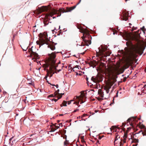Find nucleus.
<instances>
[{
  "label": "nucleus",
  "mask_w": 146,
  "mask_h": 146,
  "mask_svg": "<svg viewBox=\"0 0 146 146\" xmlns=\"http://www.w3.org/2000/svg\"><path fill=\"white\" fill-rule=\"evenodd\" d=\"M113 74H115L116 75H118L120 74V73L118 69L116 68L114 69V71L113 72Z\"/></svg>",
  "instance_id": "a211bd4d"
},
{
  "label": "nucleus",
  "mask_w": 146,
  "mask_h": 146,
  "mask_svg": "<svg viewBox=\"0 0 146 146\" xmlns=\"http://www.w3.org/2000/svg\"><path fill=\"white\" fill-rule=\"evenodd\" d=\"M113 35H115L116 33V31H114V30H113Z\"/></svg>",
  "instance_id": "58836bf2"
},
{
  "label": "nucleus",
  "mask_w": 146,
  "mask_h": 146,
  "mask_svg": "<svg viewBox=\"0 0 146 146\" xmlns=\"http://www.w3.org/2000/svg\"><path fill=\"white\" fill-rule=\"evenodd\" d=\"M56 129H55L54 128L52 127V128H51V130L50 131V132H54L55 130H56Z\"/></svg>",
  "instance_id": "c756f323"
},
{
  "label": "nucleus",
  "mask_w": 146,
  "mask_h": 146,
  "mask_svg": "<svg viewBox=\"0 0 146 146\" xmlns=\"http://www.w3.org/2000/svg\"><path fill=\"white\" fill-rule=\"evenodd\" d=\"M99 69L100 70H102L103 68L104 69H106V64L100 62L99 64Z\"/></svg>",
  "instance_id": "2eb2a0df"
},
{
  "label": "nucleus",
  "mask_w": 146,
  "mask_h": 146,
  "mask_svg": "<svg viewBox=\"0 0 146 146\" xmlns=\"http://www.w3.org/2000/svg\"><path fill=\"white\" fill-rule=\"evenodd\" d=\"M54 98L52 99L51 100L52 101H54Z\"/></svg>",
  "instance_id": "13d9d810"
},
{
  "label": "nucleus",
  "mask_w": 146,
  "mask_h": 146,
  "mask_svg": "<svg viewBox=\"0 0 146 146\" xmlns=\"http://www.w3.org/2000/svg\"><path fill=\"white\" fill-rule=\"evenodd\" d=\"M59 94V93H57V92L56 91L55 92L54 94V95L55 96L57 95H58Z\"/></svg>",
  "instance_id": "2f4dec72"
},
{
  "label": "nucleus",
  "mask_w": 146,
  "mask_h": 146,
  "mask_svg": "<svg viewBox=\"0 0 146 146\" xmlns=\"http://www.w3.org/2000/svg\"><path fill=\"white\" fill-rule=\"evenodd\" d=\"M60 121L59 120H58L57 121V122L58 123Z\"/></svg>",
  "instance_id": "0e129e2a"
},
{
  "label": "nucleus",
  "mask_w": 146,
  "mask_h": 146,
  "mask_svg": "<svg viewBox=\"0 0 146 146\" xmlns=\"http://www.w3.org/2000/svg\"><path fill=\"white\" fill-rule=\"evenodd\" d=\"M98 94L100 97L102 98H104V92L102 91L101 89H99L98 90Z\"/></svg>",
  "instance_id": "f3484780"
},
{
  "label": "nucleus",
  "mask_w": 146,
  "mask_h": 146,
  "mask_svg": "<svg viewBox=\"0 0 146 146\" xmlns=\"http://www.w3.org/2000/svg\"><path fill=\"white\" fill-rule=\"evenodd\" d=\"M118 135L117 133L116 134V136L115 137V141L117 140L118 138H119L120 137L119 136L118 137Z\"/></svg>",
  "instance_id": "a878e982"
},
{
  "label": "nucleus",
  "mask_w": 146,
  "mask_h": 146,
  "mask_svg": "<svg viewBox=\"0 0 146 146\" xmlns=\"http://www.w3.org/2000/svg\"><path fill=\"white\" fill-rule=\"evenodd\" d=\"M139 142V140L138 139H137L135 138L133 139L132 140V143H137Z\"/></svg>",
  "instance_id": "5701e85b"
},
{
  "label": "nucleus",
  "mask_w": 146,
  "mask_h": 146,
  "mask_svg": "<svg viewBox=\"0 0 146 146\" xmlns=\"http://www.w3.org/2000/svg\"><path fill=\"white\" fill-rule=\"evenodd\" d=\"M60 126L61 125H62V123H60L59 124Z\"/></svg>",
  "instance_id": "680f3d73"
},
{
  "label": "nucleus",
  "mask_w": 146,
  "mask_h": 146,
  "mask_svg": "<svg viewBox=\"0 0 146 146\" xmlns=\"http://www.w3.org/2000/svg\"><path fill=\"white\" fill-rule=\"evenodd\" d=\"M138 145V143H136L135 145H133L132 146H137Z\"/></svg>",
  "instance_id": "37998d69"
},
{
  "label": "nucleus",
  "mask_w": 146,
  "mask_h": 146,
  "mask_svg": "<svg viewBox=\"0 0 146 146\" xmlns=\"http://www.w3.org/2000/svg\"><path fill=\"white\" fill-rule=\"evenodd\" d=\"M118 91H117V93H116V95L115 96V97H118Z\"/></svg>",
  "instance_id": "a19ab883"
},
{
  "label": "nucleus",
  "mask_w": 146,
  "mask_h": 146,
  "mask_svg": "<svg viewBox=\"0 0 146 146\" xmlns=\"http://www.w3.org/2000/svg\"><path fill=\"white\" fill-rule=\"evenodd\" d=\"M91 80L95 83H99L102 81V77L101 75L97 74L96 76H92Z\"/></svg>",
  "instance_id": "6e6552de"
},
{
  "label": "nucleus",
  "mask_w": 146,
  "mask_h": 146,
  "mask_svg": "<svg viewBox=\"0 0 146 146\" xmlns=\"http://www.w3.org/2000/svg\"><path fill=\"white\" fill-rule=\"evenodd\" d=\"M97 143H99V141L98 140L97 141Z\"/></svg>",
  "instance_id": "4d7b16f0"
},
{
  "label": "nucleus",
  "mask_w": 146,
  "mask_h": 146,
  "mask_svg": "<svg viewBox=\"0 0 146 146\" xmlns=\"http://www.w3.org/2000/svg\"><path fill=\"white\" fill-rule=\"evenodd\" d=\"M142 30L143 32L145 33V27L143 26L142 28Z\"/></svg>",
  "instance_id": "72a5a7b5"
},
{
  "label": "nucleus",
  "mask_w": 146,
  "mask_h": 146,
  "mask_svg": "<svg viewBox=\"0 0 146 146\" xmlns=\"http://www.w3.org/2000/svg\"><path fill=\"white\" fill-rule=\"evenodd\" d=\"M136 118L135 117H131L129 118L127 121H128L130 123V125L132 126H133V124L132 123V122L133 121H135V120Z\"/></svg>",
  "instance_id": "4468645a"
},
{
  "label": "nucleus",
  "mask_w": 146,
  "mask_h": 146,
  "mask_svg": "<svg viewBox=\"0 0 146 146\" xmlns=\"http://www.w3.org/2000/svg\"><path fill=\"white\" fill-rule=\"evenodd\" d=\"M56 123H55L54 124H53V126H55V127L56 128V129H58L59 128V127L58 126H56Z\"/></svg>",
  "instance_id": "473e14b6"
},
{
  "label": "nucleus",
  "mask_w": 146,
  "mask_h": 146,
  "mask_svg": "<svg viewBox=\"0 0 146 146\" xmlns=\"http://www.w3.org/2000/svg\"><path fill=\"white\" fill-rule=\"evenodd\" d=\"M144 132H142V134L143 136L146 135V129H145Z\"/></svg>",
  "instance_id": "c85d7f7f"
},
{
  "label": "nucleus",
  "mask_w": 146,
  "mask_h": 146,
  "mask_svg": "<svg viewBox=\"0 0 146 146\" xmlns=\"http://www.w3.org/2000/svg\"><path fill=\"white\" fill-rule=\"evenodd\" d=\"M125 142H126V141H125V139L124 138V141H123L124 143H125Z\"/></svg>",
  "instance_id": "3c124183"
},
{
  "label": "nucleus",
  "mask_w": 146,
  "mask_h": 146,
  "mask_svg": "<svg viewBox=\"0 0 146 146\" xmlns=\"http://www.w3.org/2000/svg\"><path fill=\"white\" fill-rule=\"evenodd\" d=\"M84 98V100H85L86 98V97L85 95V91H82L81 92V94L80 96H76V99L78 100L77 101L74 102V104H76L78 106L79 101H81L80 104L83 103L85 102V101H83V100Z\"/></svg>",
  "instance_id": "423d86ee"
},
{
  "label": "nucleus",
  "mask_w": 146,
  "mask_h": 146,
  "mask_svg": "<svg viewBox=\"0 0 146 146\" xmlns=\"http://www.w3.org/2000/svg\"><path fill=\"white\" fill-rule=\"evenodd\" d=\"M145 88V86L144 85L143 86V88Z\"/></svg>",
  "instance_id": "052dcab7"
},
{
  "label": "nucleus",
  "mask_w": 146,
  "mask_h": 146,
  "mask_svg": "<svg viewBox=\"0 0 146 146\" xmlns=\"http://www.w3.org/2000/svg\"><path fill=\"white\" fill-rule=\"evenodd\" d=\"M123 144L122 143V142H120V146H123Z\"/></svg>",
  "instance_id": "e433bc0d"
},
{
  "label": "nucleus",
  "mask_w": 146,
  "mask_h": 146,
  "mask_svg": "<svg viewBox=\"0 0 146 146\" xmlns=\"http://www.w3.org/2000/svg\"><path fill=\"white\" fill-rule=\"evenodd\" d=\"M136 29V28L135 29H134L133 27L132 29V31H133L134 30Z\"/></svg>",
  "instance_id": "a18cd8bd"
},
{
  "label": "nucleus",
  "mask_w": 146,
  "mask_h": 146,
  "mask_svg": "<svg viewBox=\"0 0 146 146\" xmlns=\"http://www.w3.org/2000/svg\"><path fill=\"white\" fill-rule=\"evenodd\" d=\"M78 28L80 30V32H81L82 33H83V31H84L85 29H83V28L80 25H78L77 26Z\"/></svg>",
  "instance_id": "aec40b11"
},
{
  "label": "nucleus",
  "mask_w": 146,
  "mask_h": 146,
  "mask_svg": "<svg viewBox=\"0 0 146 146\" xmlns=\"http://www.w3.org/2000/svg\"><path fill=\"white\" fill-rule=\"evenodd\" d=\"M59 89H58L57 91H56L57 92V93H59Z\"/></svg>",
  "instance_id": "de8ad7c7"
},
{
  "label": "nucleus",
  "mask_w": 146,
  "mask_h": 146,
  "mask_svg": "<svg viewBox=\"0 0 146 146\" xmlns=\"http://www.w3.org/2000/svg\"><path fill=\"white\" fill-rule=\"evenodd\" d=\"M114 98H113V102H114Z\"/></svg>",
  "instance_id": "e2e57ef3"
},
{
  "label": "nucleus",
  "mask_w": 146,
  "mask_h": 146,
  "mask_svg": "<svg viewBox=\"0 0 146 146\" xmlns=\"http://www.w3.org/2000/svg\"><path fill=\"white\" fill-rule=\"evenodd\" d=\"M50 58L47 64H43V66L45 68H48L49 66V70H48V73L50 74V77H52L53 74L54 73V70L56 69V67L58 66L57 64L60 63V62L56 64V60L55 59L56 56L55 53H52L50 55Z\"/></svg>",
  "instance_id": "7ed1b4c3"
},
{
  "label": "nucleus",
  "mask_w": 146,
  "mask_h": 146,
  "mask_svg": "<svg viewBox=\"0 0 146 146\" xmlns=\"http://www.w3.org/2000/svg\"><path fill=\"white\" fill-rule=\"evenodd\" d=\"M127 133H124V135L123 136V137H124V138L125 139V141H126V138L127 137Z\"/></svg>",
  "instance_id": "bb28decb"
},
{
  "label": "nucleus",
  "mask_w": 146,
  "mask_h": 146,
  "mask_svg": "<svg viewBox=\"0 0 146 146\" xmlns=\"http://www.w3.org/2000/svg\"><path fill=\"white\" fill-rule=\"evenodd\" d=\"M67 102L66 101H63V102L62 104L60 105L61 107H62V105H63V106H66V104H67Z\"/></svg>",
  "instance_id": "4be33fe9"
},
{
  "label": "nucleus",
  "mask_w": 146,
  "mask_h": 146,
  "mask_svg": "<svg viewBox=\"0 0 146 146\" xmlns=\"http://www.w3.org/2000/svg\"><path fill=\"white\" fill-rule=\"evenodd\" d=\"M57 44V43H54V44L55 45H56Z\"/></svg>",
  "instance_id": "774afa93"
},
{
  "label": "nucleus",
  "mask_w": 146,
  "mask_h": 146,
  "mask_svg": "<svg viewBox=\"0 0 146 146\" xmlns=\"http://www.w3.org/2000/svg\"><path fill=\"white\" fill-rule=\"evenodd\" d=\"M126 44L127 46L133 47L132 49L125 48V51L123 52L124 55L126 57L128 63L131 65L133 63L134 61L137 57V54L141 55L143 53V50L141 46L137 45L133 47L134 45L131 41L127 42Z\"/></svg>",
  "instance_id": "f257e3e1"
},
{
  "label": "nucleus",
  "mask_w": 146,
  "mask_h": 146,
  "mask_svg": "<svg viewBox=\"0 0 146 146\" xmlns=\"http://www.w3.org/2000/svg\"><path fill=\"white\" fill-rule=\"evenodd\" d=\"M39 39L36 42L37 44L39 45V48L44 44L48 45V47L50 48L52 50H53L55 49L54 45L53 44V42H51L48 38V35L46 33L44 32L43 33H40L39 36Z\"/></svg>",
  "instance_id": "20e7f679"
},
{
  "label": "nucleus",
  "mask_w": 146,
  "mask_h": 146,
  "mask_svg": "<svg viewBox=\"0 0 146 146\" xmlns=\"http://www.w3.org/2000/svg\"><path fill=\"white\" fill-rule=\"evenodd\" d=\"M81 1V0H80V1H79V3H78L77 4V5H78L79 4V3H80V2Z\"/></svg>",
  "instance_id": "5fc2aeb1"
},
{
  "label": "nucleus",
  "mask_w": 146,
  "mask_h": 146,
  "mask_svg": "<svg viewBox=\"0 0 146 146\" xmlns=\"http://www.w3.org/2000/svg\"><path fill=\"white\" fill-rule=\"evenodd\" d=\"M63 138L66 139L65 141L64 142V145H67V144H68V141L66 139V135H65L64 137H63Z\"/></svg>",
  "instance_id": "412c9836"
},
{
  "label": "nucleus",
  "mask_w": 146,
  "mask_h": 146,
  "mask_svg": "<svg viewBox=\"0 0 146 146\" xmlns=\"http://www.w3.org/2000/svg\"><path fill=\"white\" fill-rule=\"evenodd\" d=\"M86 79L87 81H88V78H86Z\"/></svg>",
  "instance_id": "bf43d9fd"
},
{
  "label": "nucleus",
  "mask_w": 146,
  "mask_h": 146,
  "mask_svg": "<svg viewBox=\"0 0 146 146\" xmlns=\"http://www.w3.org/2000/svg\"><path fill=\"white\" fill-rule=\"evenodd\" d=\"M86 115H87V114H83V115H82V116L81 117V118H82V117H85Z\"/></svg>",
  "instance_id": "c9c22d12"
},
{
  "label": "nucleus",
  "mask_w": 146,
  "mask_h": 146,
  "mask_svg": "<svg viewBox=\"0 0 146 146\" xmlns=\"http://www.w3.org/2000/svg\"><path fill=\"white\" fill-rule=\"evenodd\" d=\"M140 31H141L139 30H138L137 31L135 32L136 34L133 38V40L135 41L138 42H139L140 41L139 39L140 36L139 33V32Z\"/></svg>",
  "instance_id": "9d476101"
},
{
  "label": "nucleus",
  "mask_w": 146,
  "mask_h": 146,
  "mask_svg": "<svg viewBox=\"0 0 146 146\" xmlns=\"http://www.w3.org/2000/svg\"><path fill=\"white\" fill-rule=\"evenodd\" d=\"M73 101V100H72L71 101H68V105L70 104L71 103V101Z\"/></svg>",
  "instance_id": "4c0bfd02"
},
{
  "label": "nucleus",
  "mask_w": 146,
  "mask_h": 146,
  "mask_svg": "<svg viewBox=\"0 0 146 146\" xmlns=\"http://www.w3.org/2000/svg\"><path fill=\"white\" fill-rule=\"evenodd\" d=\"M80 146H83V145H80Z\"/></svg>",
  "instance_id": "69168bd1"
},
{
  "label": "nucleus",
  "mask_w": 146,
  "mask_h": 146,
  "mask_svg": "<svg viewBox=\"0 0 146 146\" xmlns=\"http://www.w3.org/2000/svg\"><path fill=\"white\" fill-rule=\"evenodd\" d=\"M49 21L45 19L44 21V23L45 26L46 25L48 24Z\"/></svg>",
  "instance_id": "393cba45"
},
{
  "label": "nucleus",
  "mask_w": 146,
  "mask_h": 146,
  "mask_svg": "<svg viewBox=\"0 0 146 146\" xmlns=\"http://www.w3.org/2000/svg\"><path fill=\"white\" fill-rule=\"evenodd\" d=\"M117 128L116 127V126H112L111 128H110L111 129V131L112 130H113V131H116V132H117ZM118 129H119V128H118Z\"/></svg>",
  "instance_id": "6ab92c4d"
},
{
  "label": "nucleus",
  "mask_w": 146,
  "mask_h": 146,
  "mask_svg": "<svg viewBox=\"0 0 146 146\" xmlns=\"http://www.w3.org/2000/svg\"><path fill=\"white\" fill-rule=\"evenodd\" d=\"M98 52H98L96 51L97 56H103L104 55H104V52H105V50L104 49L101 50L100 49H98Z\"/></svg>",
  "instance_id": "ddd939ff"
},
{
  "label": "nucleus",
  "mask_w": 146,
  "mask_h": 146,
  "mask_svg": "<svg viewBox=\"0 0 146 146\" xmlns=\"http://www.w3.org/2000/svg\"><path fill=\"white\" fill-rule=\"evenodd\" d=\"M63 114H59V115L60 116H63Z\"/></svg>",
  "instance_id": "603ef678"
},
{
  "label": "nucleus",
  "mask_w": 146,
  "mask_h": 146,
  "mask_svg": "<svg viewBox=\"0 0 146 146\" xmlns=\"http://www.w3.org/2000/svg\"><path fill=\"white\" fill-rule=\"evenodd\" d=\"M64 94V93L61 94H59L56 97L58 98V99H59L62 97V95H63Z\"/></svg>",
  "instance_id": "b1692460"
},
{
  "label": "nucleus",
  "mask_w": 146,
  "mask_h": 146,
  "mask_svg": "<svg viewBox=\"0 0 146 146\" xmlns=\"http://www.w3.org/2000/svg\"><path fill=\"white\" fill-rule=\"evenodd\" d=\"M102 138V137H100V136H99V139H101V138Z\"/></svg>",
  "instance_id": "09e8293b"
},
{
  "label": "nucleus",
  "mask_w": 146,
  "mask_h": 146,
  "mask_svg": "<svg viewBox=\"0 0 146 146\" xmlns=\"http://www.w3.org/2000/svg\"><path fill=\"white\" fill-rule=\"evenodd\" d=\"M116 79L113 78L111 81L107 84L104 86V89L106 91L107 93L108 94L109 92V89L111 88V86L116 81Z\"/></svg>",
  "instance_id": "0eeeda50"
},
{
  "label": "nucleus",
  "mask_w": 146,
  "mask_h": 146,
  "mask_svg": "<svg viewBox=\"0 0 146 146\" xmlns=\"http://www.w3.org/2000/svg\"><path fill=\"white\" fill-rule=\"evenodd\" d=\"M61 70L60 69L59 70H58V72H59Z\"/></svg>",
  "instance_id": "6e6d98bb"
},
{
  "label": "nucleus",
  "mask_w": 146,
  "mask_h": 146,
  "mask_svg": "<svg viewBox=\"0 0 146 146\" xmlns=\"http://www.w3.org/2000/svg\"><path fill=\"white\" fill-rule=\"evenodd\" d=\"M84 136H82L81 137V141L83 143H84V142L85 143V141L84 140Z\"/></svg>",
  "instance_id": "cd10ccee"
},
{
  "label": "nucleus",
  "mask_w": 146,
  "mask_h": 146,
  "mask_svg": "<svg viewBox=\"0 0 146 146\" xmlns=\"http://www.w3.org/2000/svg\"><path fill=\"white\" fill-rule=\"evenodd\" d=\"M58 100V99H54V101L55 102H56L57 101V100Z\"/></svg>",
  "instance_id": "79ce46f5"
},
{
  "label": "nucleus",
  "mask_w": 146,
  "mask_h": 146,
  "mask_svg": "<svg viewBox=\"0 0 146 146\" xmlns=\"http://www.w3.org/2000/svg\"><path fill=\"white\" fill-rule=\"evenodd\" d=\"M124 125H125V123H122V127Z\"/></svg>",
  "instance_id": "c03bdc74"
},
{
  "label": "nucleus",
  "mask_w": 146,
  "mask_h": 146,
  "mask_svg": "<svg viewBox=\"0 0 146 146\" xmlns=\"http://www.w3.org/2000/svg\"><path fill=\"white\" fill-rule=\"evenodd\" d=\"M145 127V125L143 124L140 125V127L141 129L144 128Z\"/></svg>",
  "instance_id": "7c9ffc66"
},
{
  "label": "nucleus",
  "mask_w": 146,
  "mask_h": 146,
  "mask_svg": "<svg viewBox=\"0 0 146 146\" xmlns=\"http://www.w3.org/2000/svg\"><path fill=\"white\" fill-rule=\"evenodd\" d=\"M54 94H50V95H49L48 96V97H55Z\"/></svg>",
  "instance_id": "f704fd0d"
},
{
  "label": "nucleus",
  "mask_w": 146,
  "mask_h": 146,
  "mask_svg": "<svg viewBox=\"0 0 146 146\" xmlns=\"http://www.w3.org/2000/svg\"><path fill=\"white\" fill-rule=\"evenodd\" d=\"M55 86H56L57 88L58 87V84H56V85H55Z\"/></svg>",
  "instance_id": "49530a36"
},
{
  "label": "nucleus",
  "mask_w": 146,
  "mask_h": 146,
  "mask_svg": "<svg viewBox=\"0 0 146 146\" xmlns=\"http://www.w3.org/2000/svg\"><path fill=\"white\" fill-rule=\"evenodd\" d=\"M29 52H31L30 56L31 57H33L35 58L39 59V56L38 54L36 52H33L32 49H30L29 50Z\"/></svg>",
  "instance_id": "9b49d317"
},
{
  "label": "nucleus",
  "mask_w": 146,
  "mask_h": 146,
  "mask_svg": "<svg viewBox=\"0 0 146 146\" xmlns=\"http://www.w3.org/2000/svg\"><path fill=\"white\" fill-rule=\"evenodd\" d=\"M83 36L81 38L84 42H82L81 45L83 46L85 45L88 46L91 43L92 37L89 34V31L87 29H85L83 31Z\"/></svg>",
  "instance_id": "39448f33"
},
{
  "label": "nucleus",
  "mask_w": 146,
  "mask_h": 146,
  "mask_svg": "<svg viewBox=\"0 0 146 146\" xmlns=\"http://www.w3.org/2000/svg\"><path fill=\"white\" fill-rule=\"evenodd\" d=\"M78 118H79V119H80V117L79 116V117H78Z\"/></svg>",
  "instance_id": "338daca9"
},
{
  "label": "nucleus",
  "mask_w": 146,
  "mask_h": 146,
  "mask_svg": "<svg viewBox=\"0 0 146 146\" xmlns=\"http://www.w3.org/2000/svg\"><path fill=\"white\" fill-rule=\"evenodd\" d=\"M78 109H76V110H74V112H76V111H77L78 110Z\"/></svg>",
  "instance_id": "ea45409f"
},
{
  "label": "nucleus",
  "mask_w": 146,
  "mask_h": 146,
  "mask_svg": "<svg viewBox=\"0 0 146 146\" xmlns=\"http://www.w3.org/2000/svg\"><path fill=\"white\" fill-rule=\"evenodd\" d=\"M76 5H75L70 7V8H67L66 9H64L62 8L59 10H56L54 9H52L51 7L46 6H43L40 8L39 10V13H41L43 11H49L46 14V16L48 17L50 16L52 17L53 19L56 18V17H52L54 15H57V17L60 16L61 14V13H64L68 12H70L74 9L76 7Z\"/></svg>",
  "instance_id": "f03ea898"
},
{
  "label": "nucleus",
  "mask_w": 146,
  "mask_h": 146,
  "mask_svg": "<svg viewBox=\"0 0 146 146\" xmlns=\"http://www.w3.org/2000/svg\"><path fill=\"white\" fill-rule=\"evenodd\" d=\"M50 84L52 86H55V85H54V84Z\"/></svg>",
  "instance_id": "864d4df0"
},
{
  "label": "nucleus",
  "mask_w": 146,
  "mask_h": 146,
  "mask_svg": "<svg viewBox=\"0 0 146 146\" xmlns=\"http://www.w3.org/2000/svg\"><path fill=\"white\" fill-rule=\"evenodd\" d=\"M131 128L130 127H128V128H127V129L128 130H129V129H131Z\"/></svg>",
  "instance_id": "8fccbe9b"
},
{
  "label": "nucleus",
  "mask_w": 146,
  "mask_h": 146,
  "mask_svg": "<svg viewBox=\"0 0 146 146\" xmlns=\"http://www.w3.org/2000/svg\"><path fill=\"white\" fill-rule=\"evenodd\" d=\"M89 64L90 66L93 67V68L95 67L97 65L99 64V62L93 60L91 61L88 63Z\"/></svg>",
  "instance_id": "f8f14e48"
},
{
  "label": "nucleus",
  "mask_w": 146,
  "mask_h": 146,
  "mask_svg": "<svg viewBox=\"0 0 146 146\" xmlns=\"http://www.w3.org/2000/svg\"><path fill=\"white\" fill-rule=\"evenodd\" d=\"M13 138V137H12L9 140V144L11 146H12L14 145L17 142V141L15 140H14L13 141H11L12 139Z\"/></svg>",
  "instance_id": "dca6fc26"
},
{
  "label": "nucleus",
  "mask_w": 146,
  "mask_h": 146,
  "mask_svg": "<svg viewBox=\"0 0 146 146\" xmlns=\"http://www.w3.org/2000/svg\"><path fill=\"white\" fill-rule=\"evenodd\" d=\"M129 14L128 12L126 11V10L123 11V12L122 15L121 17V19L123 20L127 21L128 19Z\"/></svg>",
  "instance_id": "1a4fd4ad"
}]
</instances>
